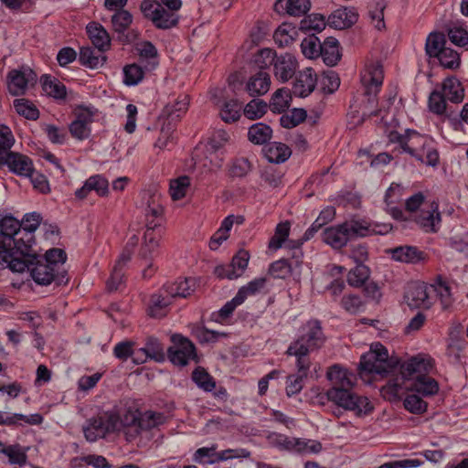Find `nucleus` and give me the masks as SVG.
Wrapping results in <instances>:
<instances>
[{
	"instance_id": "f257e3e1",
	"label": "nucleus",
	"mask_w": 468,
	"mask_h": 468,
	"mask_svg": "<svg viewBox=\"0 0 468 468\" xmlns=\"http://www.w3.org/2000/svg\"><path fill=\"white\" fill-rule=\"evenodd\" d=\"M383 80V69L379 63H371L361 72L362 99L356 111L361 117H398L405 113L403 100L397 97L395 89H390L378 103L377 97Z\"/></svg>"
},
{
	"instance_id": "f03ea898",
	"label": "nucleus",
	"mask_w": 468,
	"mask_h": 468,
	"mask_svg": "<svg viewBox=\"0 0 468 468\" xmlns=\"http://www.w3.org/2000/svg\"><path fill=\"white\" fill-rule=\"evenodd\" d=\"M20 258H16L25 265L21 270H11L13 272H24L29 271L34 282L38 285H49L55 282L57 285L66 283V271L58 270V263L63 264L67 260L66 252L58 248H53L46 251L44 256L36 252L33 245H27L24 248V252L19 251Z\"/></svg>"
},
{
	"instance_id": "7ed1b4c3",
	"label": "nucleus",
	"mask_w": 468,
	"mask_h": 468,
	"mask_svg": "<svg viewBox=\"0 0 468 468\" xmlns=\"http://www.w3.org/2000/svg\"><path fill=\"white\" fill-rule=\"evenodd\" d=\"M326 376L333 385L325 393L328 400L339 408L353 411L358 417L368 415L374 410L367 397L351 391L356 380L354 374L339 365H334L329 367Z\"/></svg>"
},
{
	"instance_id": "20e7f679",
	"label": "nucleus",
	"mask_w": 468,
	"mask_h": 468,
	"mask_svg": "<svg viewBox=\"0 0 468 468\" xmlns=\"http://www.w3.org/2000/svg\"><path fill=\"white\" fill-rule=\"evenodd\" d=\"M431 368L429 360L413 356L400 365L399 370L404 380H413L409 388L424 397L433 396L439 391L438 382L427 374Z\"/></svg>"
},
{
	"instance_id": "39448f33",
	"label": "nucleus",
	"mask_w": 468,
	"mask_h": 468,
	"mask_svg": "<svg viewBox=\"0 0 468 468\" xmlns=\"http://www.w3.org/2000/svg\"><path fill=\"white\" fill-rule=\"evenodd\" d=\"M305 332L296 340L292 341L286 354L296 356L303 368L306 363H311L308 357L310 352L320 348L324 342V335L318 320H311L307 322L304 329Z\"/></svg>"
},
{
	"instance_id": "423d86ee",
	"label": "nucleus",
	"mask_w": 468,
	"mask_h": 468,
	"mask_svg": "<svg viewBox=\"0 0 468 468\" xmlns=\"http://www.w3.org/2000/svg\"><path fill=\"white\" fill-rule=\"evenodd\" d=\"M407 133H412L411 145L405 144L403 151L413 156L420 164L435 167L439 164V153L433 146L431 139L420 135L414 130L407 129Z\"/></svg>"
},
{
	"instance_id": "0eeeda50",
	"label": "nucleus",
	"mask_w": 468,
	"mask_h": 468,
	"mask_svg": "<svg viewBox=\"0 0 468 468\" xmlns=\"http://www.w3.org/2000/svg\"><path fill=\"white\" fill-rule=\"evenodd\" d=\"M22 224L13 216H5L0 220V238L2 244L12 254V258H20L18 252H24L25 244Z\"/></svg>"
},
{
	"instance_id": "6e6552de",
	"label": "nucleus",
	"mask_w": 468,
	"mask_h": 468,
	"mask_svg": "<svg viewBox=\"0 0 468 468\" xmlns=\"http://www.w3.org/2000/svg\"><path fill=\"white\" fill-rule=\"evenodd\" d=\"M140 9L144 17L151 20L158 29H170L177 26L179 15L172 12L158 4L156 0H144Z\"/></svg>"
},
{
	"instance_id": "1a4fd4ad",
	"label": "nucleus",
	"mask_w": 468,
	"mask_h": 468,
	"mask_svg": "<svg viewBox=\"0 0 468 468\" xmlns=\"http://www.w3.org/2000/svg\"><path fill=\"white\" fill-rule=\"evenodd\" d=\"M173 346L167 349V356L170 362L176 366L185 367L189 360L197 356L196 346L192 341L180 334L171 336Z\"/></svg>"
},
{
	"instance_id": "9d476101",
	"label": "nucleus",
	"mask_w": 468,
	"mask_h": 468,
	"mask_svg": "<svg viewBox=\"0 0 468 468\" xmlns=\"http://www.w3.org/2000/svg\"><path fill=\"white\" fill-rule=\"evenodd\" d=\"M36 82L37 74L27 66L12 69L7 75V89L14 96L24 94L28 86H33Z\"/></svg>"
},
{
	"instance_id": "9b49d317",
	"label": "nucleus",
	"mask_w": 468,
	"mask_h": 468,
	"mask_svg": "<svg viewBox=\"0 0 468 468\" xmlns=\"http://www.w3.org/2000/svg\"><path fill=\"white\" fill-rule=\"evenodd\" d=\"M250 254L245 250H239L229 264L218 265L214 274L219 279L234 280L240 277L248 267Z\"/></svg>"
},
{
	"instance_id": "f8f14e48",
	"label": "nucleus",
	"mask_w": 468,
	"mask_h": 468,
	"mask_svg": "<svg viewBox=\"0 0 468 468\" xmlns=\"http://www.w3.org/2000/svg\"><path fill=\"white\" fill-rule=\"evenodd\" d=\"M0 164L7 165L11 172L22 176H31L34 172L31 159L15 152L5 153L0 157Z\"/></svg>"
},
{
	"instance_id": "ddd939ff",
	"label": "nucleus",
	"mask_w": 468,
	"mask_h": 468,
	"mask_svg": "<svg viewBox=\"0 0 468 468\" xmlns=\"http://www.w3.org/2000/svg\"><path fill=\"white\" fill-rule=\"evenodd\" d=\"M316 80V74L312 68H306L299 71L292 82V94L301 98L307 97L314 91Z\"/></svg>"
},
{
	"instance_id": "4468645a",
	"label": "nucleus",
	"mask_w": 468,
	"mask_h": 468,
	"mask_svg": "<svg viewBox=\"0 0 468 468\" xmlns=\"http://www.w3.org/2000/svg\"><path fill=\"white\" fill-rule=\"evenodd\" d=\"M405 299L410 308H430L431 306L430 286L420 282L410 284L405 293Z\"/></svg>"
},
{
	"instance_id": "2eb2a0df",
	"label": "nucleus",
	"mask_w": 468,
	"mask_h": 468,
	"mask_svg": "<svg viewBox=\"0 0 468 468\" xmlns=\"http://www.w3.org/2000/svg\"><path fill=\"white\" fill-rule=\"evenodd\" d=\"M441 213L439 205L432 201L427 209H421L415 217L416 223L425 232H436L441 223Z\"/></svg>"
},
{
	"instance_id": "dca6fc26",
	"label": "nucleus",
	"mask_w": 468,
	"mask_h": 468,
	"mask_svg": "<svg viewBox=\"0 0 468 468\" xmlns=\"http://www.w3.org/2000/svg\"><path fill=\"white\" fill-rule=\"evenodd\" d=\"M94 191L99 197H106L109 194V181L102 175H94L90 176L84 185L75 191V196L79 199H84L88 195Z\"/></svg>"
},
{
	"instance_id": "f3484780",
	"label": "nucleus",
	"mask_w": 468,
	"mask_h": 468,
	"mask_svg": "<svg viewBox=\"0 0 468 468\" xmlns=\"http://www.w3.org/2000/svg\"><path fill=\"white\" fill-rule=\"evenodd\" d=\"M391 259L408 264H417L426 260V253L415 246L404 245L388 250Z\"/></svg>"
},
{
	"instance_id": "a211bd4d",
	"label": "nucleus",
	"mask_w": 468,
	"mask_h": 468,
	"mask_svg": "<svg viewBox=\"0 0 468 468\" xmlns=\"http://www.w3.org/2000/svg\"><path fill=\"white\" fill-rule=\"evenodd\" d=\"M358 18L354 7H344L335 10L328 17L327 24L335 29H345L352 27Z\"/></svg>"
},
{
	"instance_id": "6ab92c4d",
	"label": "nucleus",
	"mask_w": 468,
	"mask_h": 468,
	"mask_svg": "<svg viewBox=\"0 0 468 468\" xmlns=\"http://www.w3.org/2000/svg\"><path fill=\"white\" fill-rule=\"evenodd\" d=\"M297 66L295 58L286 53L277 57L273 65L274 75L282 82H286L295 75Z\"/></svg>"
},
{
	"instance_id": "aec40b11",
	"label": "nucleus",
	"mask_w": 468,
	"mask_h": 468,
	"mask_svg": "<svg viewBox=\"0 0 468 468\" xmlns=\"http://www.w3.org/2000/svg\"><path fill=\"white\" fill-rule=\"evenodd\" d=\"M40 84L43 92L55 101L60 102L67 98V88L57 78L44 74L40 77Z\"/></svg>"
},
{
	"instance_id": "412c9836",
	"label": "nucleus",
	"mask_w": 468,
	"mask_h": 468,
	"mask_svg": "<svg viewBox=\"0 0 468 468\" xmlns=\"http://www.w3.org/2000/svg\"><path fill=\"white\" fill-rule=\"evenodd\" d=\"M322 239L335 250L344 248L349 241L343 223L325 228L322 232Z\"/></svg>"
},
{
	"instance_id": "4be33fe9",
	"label": "nucleus",
	"mask_w": 468,
	"mask_h": 468,
	"mask_svg": "<svg viewBox=\"0 0 468 468\" xmlns=\"http://www.w3.org/2000/svg\"><path fill=\"white\" fill-rule=\"evenodd\" d=\"M86 30L91 43L97 49H99V51L103 52L110 48V36L101 25L96 22H91L88 24Z\"/></svg>"
},
{
	"instance_id": "5701e85b",
	"label": "nucleus",
	"mask_w": 468,
	"mask_h": 468,
	"mask_svg": "<svg viewBox=\"0 0 468 468\" xmlns=\"http://www.w3.org/2000/svg\"><path fill=\"white\" fill-rule=\"evenodd\" d=\"M270 86L271 78L269 73L260 70L249 79L246 90L250 96H260L268 92Z\"/></svg>"
},
{
	"instance_id": "b1692460",
	"label": "nucleus",
	"mask_w": 468,
	"mask_h": 468,
	"mask_svg": "<svg viewBox=\"0 0 468 468\" xmlns=\"http://www.w3.org/2000/svg\"><path fill=\"white\" fill-rule=\"evenodd\" d=\"M172 303V297L164 292V286L158 293L151 296L149 304V315L154 318H161L165 315L167 307Z\"/></svg>"
},
{
	"instance_id": "393cba45",
	"label": "nucleus",
	"mask_w": 468,
	"mask_h": 468,
	"mask_svg": "<svg viewBox=\"0 0 468 468\" xmlns=\"http://www.w3.org/2000/svg\"><path fill=\"white\" fill-rule=\"evenodd\" d=\"M133 22L132 14L125 9L116 11L112 16V25L114 32L119 36L118 38L122 43H128L129 38L124 35Z\"/></svg>"
},
{
	"instance_id": "a878e982",
	"label": "nucleus",
	"mask_w": 468,
	"mask_h": 468,
	"mask_svg": "<svg viewBox=\"0 0 468 468\" xmlns=\"http://www.w3.org/2000/svg\"><path fill=\"white\" fill-rule=\"evenodd\" d=\"M321 55L323 61L329 67L335 66L341 58L339 42L333 37H326L322 43Z\"/></svg>"
},
{
	"instance_id": "bb28decb",
	"label": "nucleus",
	"mask_w": 468,
	"mask_h": 468,
	"mask_svg": "<svg viewBox=\"0 0 468 468\" xmlns=\"http://www.w3.org/2000/svg\"><path fill=\"white\" fill-rule=\"evenodd\" d=\"M264 155L270 163H284L292 154L291 148L282 143H271L263 148Z\"/></svg>"
},
{
	"instance_id": "cd10ccee",
	"label": "nucleus",
	"mask_w": 468,
	"mask_h": 468,
	"mask_svg": "<svg viewBox=\"0 0 468 468\" xmlns=\"http://www.w3.org/2000/svg\"><path fill=\"white\" fill-rule=\"evenodd\" d=\"M310 365L311 363H306V365L301 368L299 360L296 359L298 373L296 375H290L286 381V394L288 397H292L301 392L303 388V379L307 378Z\"/></svg>"
},
{
	"instance_id": "c85d7f7f",
	"label": "nucleus",
	"mask_w": 468,
	"mask_h": 468,
	"mask_svg": "<svg viewBox=\"0 0 468 468\" xmlns=\"http://www.w3.org/2000/svg\"><path fill=\"white\" fill-rule=\"evenodd\" d=\"M195 291V283L192 279L177 280L174 282L165 283L164 292H167L172 299L176 297L186 298Z\"/></svg>"
},
{
	"instance_id": "c756f323",
	"label": "nucleus",
	"mask_w": 468,
	"mask_h": 468,
	"mask_svg": "<svg viewBox=\"0 0 468 468\" xmlns=\"http://www.w3.org/2000/svg\"><path fill=\"white\" fill-rule=\"evenodd\" d=\"M348 240L371 235V224L365 219L351 218L343 222Z\"/></svg>"
},
{
	"instance_id": "7c9ffc66",
	"label": "nucleus",
	"mask_w": 468,
	"mask_h": 468,
	"mask_svg": "<svg viewBox=\"0 0 468 468\" xmlns=\"http://www.w3.org/2000/svg\"><path fill=\"white\" fill-rule=\"evenodd\" d=\"M41 221V216L40 214L37 212L27 213L24 216L22 221L20 222L22 224V235L25 241V244L27 245H34L35 242V237L34 232L38 228Z\"/></svg>"
},
{
	"instance_id": "2f4dec72",
	"label": "nucleus",
	"mask_w": 468,
	"mask_h": 468,
	"mask_svg": "<svg viewBox=\"0 0 468 468\" xmlns=\"http://www.w3.org/2000/svg\"><path fill=\"white\" fill-rule=\"evenodd\" d=\"M443 97L452 102H461L464 97V90L456 78H447L440 90Z\"/></svg>"
},
{
	"instance_id": "473e14b6",
	"label": "nucleus",
	"mask_w": 468,
	"mask_h": 468,
	"mask_svg": "<svg viewBox=\"0 0 468 468\" xmlns=\"http://www.w3.org/2000/svg\"><path fill=\"white\" fill-rule=\"evenodd\" d=\"M87 426L83 427L85 439L90 442L96 441L99 438L105 436L108 428L102 418H91L88 420Z\"/></svg>"
},
{
	"instance_id": "72a5a7b5",
	"label": "nucleus",
	"mask_w": 468,
	"mask_h": 468,
	"mask_svg": "<svg viewBox=\"0 0 468 468\" xmlns=\"http://www.w3.org/2000/svg\"><path fill=\"white\" fill-rule=\"evenodd\" d=\"M358 373L361 377L373 373L385 376L387 375V370L379 365L378 359L373 356V353L369 351L361 356L358 365Z\"/></svg>"
},
{
	"instance_id": "f704fd0d",
	"label": "nucleus",
	"mask_w": 468,
	"mask_h": 468,
	"mask_svg": "<svg viewBox=\"0 0 468 468\" xmlns=\"http://www.w3.org/2000/svg\"><path fill=\"white\" fill-rule=\"evenodd\" d=\"M80 63L85 67L90 69H96L105 62V57L102 56V52L95 51L90 47L80 48L79 54Z\"/></svg>"
},
{
	"instance_id": "c9c22d12",
	"label": "nucleus",
	"mask_w": 468,
	"mask_h": 468,
	"mask_svg": "<svg viewBox=\"0 0 468 468\" xmlns=\"http://www.w3.org/2000/svg\"><path fill=\"white\" fill-rule=\"evenodd\" d=\"M93 119H74L69 124L70 135L79 141L88 139L91 134V123Z\"/></svg>"
},
{
	"instance_id": "e433bc0d",
	"label": "nucleus",
	"mask_w": 468,
	"mask_h": 468,
	"mask_svg": "<svg viewBox=\"0 0 468 468\" xmlns=\"http://www.w3.org/2000/svg\"><path fill=\"white\" fill-rule=\"evenodd\" d=\"M272 135L271 128L262 122L255 123L249 128V140L254 144H264L268 143Z\"/></svg>"
},
{
	"instance_id": "4c0bfd02",
	"label": "nucleus",
	"mask_w": 468,
	"mask_h": 468,
	"mask_svg": "<svg viewBox=\"0 0 468 468\" xmlns=\"http://www.w3.org/2000/svg\"><path fill=\"white\" fill-rule=\"evenodd\" d=\"M161 233L146 229L144 235V243L140 249V256L143 259H151L159 246Z\"/></svg>"
},
{
	"instance_id": "58836bf2",
	"label": "nucleus",
	"mask_w": 468,
	"mask_h": 468,
	"mask_svg": "<svg viewBox=\"0 0 468 468\" xmlns=\"http://www.w3.org/2000/svg\"><path fill=\"white\" fill-rule=\"evenodd\" d=\"M370 351L373 353L375 358L378 359L379 365H381L387 370V375L392 371L399 364L397 358L388 357V349L380 343H375L372 345Z\"/></svg>"
},
{
	"instance_id": "ea45409f",
	"label": "nucleus",
	"mask_w": 468,
	"mask_h": 468,
	"mask_svg": "<svg viewBox=\"0 0 468 468\" xmlns=\"http://www.w3.org/2000/svg\"><path fill=\"white\" fill-rule=\"evenodd\" d=\"M165 421V416L162 412H155L153 410H146L140 412L139 419V432L142 431H148L154 427L163 424Z\"/></svg>"
},
{
	"instance_id": "a19ab883",
	"label": "nucleus",
	"mask_w": 468,
	"mask_h": 468,
	"mask_svg": "<svg viewBox=\"0 0 468 468\" xmlns=\"http://www.w3.org/2000/svg\"><path fill=\"white\" fill-rule=\"evenodd\" d=\"M433 292L440 298L442 309L452 304L451 289L441 276H438L435 282L430 285V293Z\"/></svg>"
},
{
	"instance_id": "79ce46f5",
	"label": "nucleus",
	"mask_w": 468,
	"mask_h": 468,
	"mask_svg": "<svg viewBox=\"0 0 468 468\" xmlns=\"http://www.w3.org/2000/svg\"><path fill=\"white\" fill-rule=\"evenodd\" d=\"M446 37L443 33L431 32L427 37L425 50L429 57L436 58L445 48Z\"/></svg>"
},
{
	"instance_id": "37998d69",
	"label": "nucleus",
	"mask_w": 468,
	"mask_h": 468,
	"mask_svg": "<svg viewBox=\"0 0 468 468\" xmlns=\"http://www.w3.org/2000/svg\"><path fill=\"white\" fill-rule=\"evenodd\" d=\"M192 380L196 385L207 392H211L216 388V381L208 372L201 367H197L192 373Z\"/></svg>"
},
{
	"instance_id": "c03bdc74",
	"label": "nucleus",
	"mask_w": 468,
	"mask_h": 468,
	"mask_svg": "<svg viewBox=\"0 0 468 468\" xmlns=\"http://www.w3.org/2000/svg\"><path fill=\"white\" fill-rule=\"evenodd\" d=\"M266 282L267 279L264 277L255 278L248 284L240 287L236 295L243 303L249 296H254L264 289Z\"/></svg>"
},
{
	"instance_id": "a18cd8bd",
	"label": "nucleus",
	"mask_w": 468,
	"mask_h": 468,
	"mask_svg": "<svg viewBox=\"0 0 468 468\" xmlns=\"http://www.w3.org/2000/svg\"><path fill=\"white\" fill-rule=\"evenodd\" d=\"M322 42L314 35H309L304 37L301 43V49L304 57L308 58H316L321 55Z\"/></svg>"
},
{
	"instance_id": "49530a36",
	"label": "nucleus",
	"mask_w": 468,
	"mask_h": 468,
	"mask_svg": "<svg viewBox=\"0 0 468 468\" xmlns=\"http://www.w3.org/2000/svg\"><path fill=\"white\" fill-rule=\"evenodd\" d=\"M370 270L365 264L356 263V267L350 270L347 275V282L353 287H361L369 278Z\"/></svg>"
},
{
	"instance_id": "de8ad7c7",
	"label": "nucleus",
	"mask_w": 468,
	"mask_h": 468,
	"mask_svg": "<svg viewBox=\"0 0 468 468\" xmlns=\"http://www.w3.org/2000/svg\"><path fill=\"white\" fill-rule=\"evenodd\" d=\"M289 90L285 89H280L275 91L271 97V101L268 108L270 107L273 114L283 113L289 107Z\"/></svg>"
},
{
	"instance_id": "09e8293b",
	"label": "nucleus",
	"mask_w": 468,
	"mask_h": 468,
	"mask_svg": "<svg viewBox=\"0 0 468 468\" xmlns=\"http://www.w3.org/2000/svg\"><path fill=\"white\" fill-rule=\"evenodd\" d=\"M250 456V452L246 449H227L221 452H216V458L207 459L205 463L207 464H214L236 458H249Z\"/></svg>"
},
{
	"instance_id": "8fccbe9b",
	"label": "nucleus",
	"mask_w": 468,
	"mask_h": 468,
	"mask_svg": "<svg viewBox=\"0 0 468 468\" xmlns=\"http://www.w3.org/2000/svg\"><path fill=\"white\" fill-rule=\"evenodd\" d=\"M140 352L145 357H150L155 361H162L165 358V352L162 344L155 337H148L145 346L140 349Z\"/></svg>"
},
{
	"instance_id": "3c124183",
	"label": "nucleus",
	"mask_w": 468,
	"mask_h": 468,
	"mask_svg": "<svg viewBox=\"0 0 468 468\" xmlns=\"http://www.w3.org/2000/svg\"><path fill=\"white\" fill-rule=\"evenodd\" d=\"M137 50L139 52L141 60H147V65L144 66L147 69H153L157 66V49L153 43L144 41L139 45Z\"/></svg>"
},
{
	"instance_id": "603ef678",
	"label": "nucleus",
	"mask_w": 468,
	"mask_h": 468,
	"mask_svg": "<svg viewBox=\"0 0 468 468\" xmlns=\"http://www.w3.org/2000/svg\"><path fill=\"white\" fill-rule=\"evenodd\" d=\"M0 452L8 457V461L11 464L23 466L27 463V455L24 451H22L19 444L9 445L6 447L3 446L0 449Z\"/></svg>"
},
{
	"instance_id": "864d4df0",
	"label": "nucleus",
	"mask_w": 468,
	"mask_h": 468,
	"mask_svg": "<svg viewBox=\"0 0 468 468\" xmlns=\"http://www.w3.org/2000/svg\"><path fill=\"white\" fill-rule=\"evenodd\" d=\"M428 106L430 112L436 115H442L448 109L446 99L440 90H434L431 92Z\"/></svg>"
},
{
	"instance_id": "5fc2aeb1",
	"label": "nucleus",
	"mask_w": 468,
	"mask_h": 468,
	"mask_svg": "<svg viewBox=\"0 0 468 468\" xmlns=\"http://www.w3.org/2000/svg\"><path fill=\"white\" fill-rule=\"evenodd\" d=\"M14 108L21 117H39L38 109L35 103L27 99H16L14 101Z\"/></svg>"
},
{
	"instance_id": "6e6d98bb",
	"label": "nucleus",
	"mask_w": 468,
	"mask_h": 468,
	"mask_svg": "<svg viewBox=\"0 0 468 468\" xmlns=\"http://www.w3.org/2000/svg\"><path fill=\"white\" fill-rule=\"evenodd\" d=\"M144 69L137 65L132 64L123 68V82L128 86L138 84L144 78Z\"/></svg>"
},
{
	"instance_id": "4d7b16f0",
	"label": "nucleus",
	"mask_w": 468,
	"mask_h": 468,
	"mask_svg": "<svg viewBox=\"0 0 468 468\" xmlns=\"http://www.w3.org/2000/svg\"><path fill=\"white\" fill-rule=\"evenodd\" d=\"M189 101L186 95L179 98L174 104H168L164 110L165 117H181L187 112Z\"/></svg>"
},
{
	"instance_id": "13d9d810",
	"label": "nucleus",
	"mask_w": 468,
	"mask_h": 468,
	"mask_svg": "<svg viewBox=\"0 0 468 468\" xmlns=\"http://www.w3.org/2000/svg\"><path fill=\"white\" fill-rule=\"evenodd\" d=\"M229 136L224 130L216 131L206 144V150L208 154H214L219 151L229 141Z\"/></svg>"
},
{
	"instance_id": "bf43d9fd",
	"label": "nucleus",
	"mask_w": 468,
	"mask_h": 468,
	"mask_svg": "<svg viewBox=\"0 0 468 468\" xmlns=\"http://www.w3.org/2000/svg\"><path fill=\"white\" fill-rule=\"evenodd\" d=\"M292 268L287 259H281L270 265L269 272L276 279H285L292 274Z\"/></svg>"
},
{
	"instance_id": "052dcab7",
	"label": "nucleus",
	"mask_w": 468,
	"mask_h": 468,
	"mask_svg": "<svg viewBox=\"0 0 468 468\" xmlns=\"http://www.w3.org/2000/svg\"><path fill=\"white\" fill-rule=\"evenodd\" d=\"M404 408L413 414H422L427 410L428 403L415 394L408 395L403 401Z\"/></svg>"
},
{
	"instance_id": "680f3d73",
	"label": "nucleus",
	"mask_w": 468,
	"mask_h": 468,
	"mask_svg": "<svg viewBox=\"0 0 468 468\" xmlns=\"http://www.w3.org/2000/svg\"><path fill=\"white\" fill-rule=\"evenodd\" d=\"M323 449L319 441L296 438L295 450L298 453H319Z\"/></svg>"
},
{
	"instance_id": "e2e57ef3",
	"label": "nucleus",
	"mask_w": 468,
	"mask_h": 468,
	"mask_svg": "<svg viewBox=\"0 0 468 468\" xmlns=\"http://www.w3.org/2000/svg\"><path fill=\"white\" fill-rule=\"evenodd\" d=\"M268 110V104L261 99H253L243 106L245 117H262Z\"/></svg>"
},
{
	"instance_id": "0e129e2a",
	"label": "nucleus",
	"mask_w": 468,
	"mask_h": 468,
	"mask_svg": "<svg viewBox=\"0 0 468 468\" xmlns=\"http://www.w3.org/2000/svg\"><path fill=\"white\" fill-rule=\"evenodd\" d=\"M436 58L447 69H456L460 65L459 54L450 48L445 47Z\"/></svg>"
},
{
	"instance_id": "69168bd1",
	"label": "nucleus",
	"mask_w": 468,
	"mask_h": 468,
	"mask_svg": "<svg viewBox=\"0 0 468 468\" xmlns=\"http://www.w3.org/2000/svg\"><path fill=\"white\" fill-rule=\"evenodd\" d=\"M325 17L320 14H312L301 22V28L304 30L323 31L326 27Z\"/></svg>"
},
{
	"instance_id": "338daca9",
	"label": "nucleus",
	"mask_w": 468,
	"mask_h": 468,
	"mask_svg": "<svg viewBox=\"0 0 468 468\" xmlns=\"http://www.w3.org/2000/svg\"><path fill=\"white\" fill-rule=\"evenodd\" d=\"M276 58L275 51L271 48H263L258 52L254 62L260 70L264 71L263 69L274 65Z\"/></svg>"
},
{
	"instance_id": "774afa93",
	"label": "nucleus",
	"mask_w": 468,
	"mask_h": 468,
	"mask_svg": "<svg viewBox=\"0 0 468 468\" xmlns=\"http://www.w3.org/2000/svg\"><path fill=\"white\" fill-rule=\"evenodd\" d=\"M448 243L452 250L463 253L468 259V230L452 236Z\"/></svg>"
}]
</instances>
